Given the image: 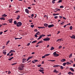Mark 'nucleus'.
I'll list each match as a JSON object with an SVG mask.
<instances>
[{
  "label": "nucleus",
  "instance_id": "1",
  "mask_svg": "<svg viewBox=\"0 0 75 75\" xmlns=\"http://www.w3.org/2000/svg\"><path fill=\"white\" fill-rule=\"evenodd\" d=\"M24 67V64H23L19 65V67L18 68V69L20 70H22L23 69V68Z\"/></svg>",
  "mask_w": 75,
  "mask_h": 75
},
{
  "label": "nucleus",
  "instance_id": "2",
  "mask_svg": "<svg viewBox=\"0 0 75 75\" xmlns=\"http://www.w3.org/2000/svg\"><path fill=\"white\" fill-rule=\"evenodd\" d=\"M16 24V26H17V27H19L22 25V23L21 22H17V23Z\"/></svg>",
  "mask_w": 75,
  "mask_h": 75
},
{
  "label": "nucleus",
  "instance_id": "3",
  "mask_svg": "<svg viewBox=\"0 0 75 75\" xmlns=\"http://www.w3.org/2000/svg\"><path fill=\"white\" fill-rule=\"evenodd\" d=\"M50 40V38H45L43 39V40L45 41H47Z\"/></svg>",
  "mask_w": 75,
  "mask_h": 75
},
{
  "label": "nucleus",
  "instance_id": "4",
  "mask_svg": "<svg viewBox=\"0 0 75 75\" xmlns=\"http://www.w3.org/2000/svg\"><path fill=\"white\" fill-rule=\"evenodd\" d=\"M53 55H54V57H57V56H59V54H57V53H56V52H54L53 53Z\"/></svg>",
  "mask_w": 75,
  "mask_h": 75
},
{
  "label": "nucleus",
  "instance_id": "5",
  "mask_svg": "<svg viewBox=\"0 0 75 75\" xmlns=\"http://www.w3.org/2000/svg\"><path fill=\"white\" fill-rule=\"evenodd\" d=\"M54 26V25L53 24H52V25H48V28H50V27H53Z\"/></svg>",
  "mask_w": 75,
  "mask_h": 75
},
{
  "label": "nucleus",
  "instance_id": "6",
  "mask_svg": "<svg viewBox=\"0 0 75 75\" xmlns=\"http://www.w3.org/2000/svg\"><path fill=\"white\" fill-rule=\"evenodd\" d=\"M25 10L26 13H28V14H29V11L28 9H26Z\"/></svg>",
  "mask_w": 75,
  "mask_h": 75
},
{
  "label": "nucleus",
  "instance_id": "7",
  "mask_svg": "<svg viewBox=\"0 0 75 75\" xmlns=\"http://www.w3.org/2000/svg\"><path fill=\"white\" fill-rule=\"evenodd\" d=\"M70 38H71L75 39V35H72V36H70Z\"/></svg>",
  "mask_w": 75,
  "mask_h": 75
},
{
  "label": "nucleus",
  "instance_id": "8",
  "mask_svg": "<svg viewBox=\"0 0 75 75\" xmlns=\"http://www.w3.org/2000/svg\"><path fill=\"white\" fill-rule=\"evenodd\" d=\"M60 67L61 66L59 65H54L53 66V67Z\"/></svg>",
  "mask_w": 75,
  "mask_h": 75
},
{
  "label": "nucleus",
  "instance_id": "9",
  "mask_svg": "<svg viewBox=\"0 0 75 75\" xmlns=\"http://www.w3.org/2000/svg\"><path fill=\"white\" fill-rule=\"evenodd\" d=\"M53 72L57 74V73L59 72L58 71H57V70L55 69V70H53Z\"/></svg>",
  "mask_w": 75,
  "mask_h": 75
},
{
  "label": "nucleus",
  "instance_id": "10",
  "mask_svg": "<svg viewBox=\"0 0 75 75\" xmlns=\"http://www.w3.org/2000/svg\"><path fill=\"white\" fill-rule=\"evenodd\" d=\"M13 20V19H10L9 20H8V21H9V23H12V21Z\"/></svg>",
  "mask_w": 75,
  "mask_h": 75
},
{
  "label": "nucleus",
  "instance_id": "11",
  "mask_svg": "<svg viewBox=\"0 0 75 75\" xmlns=\"http://www.w3.org/2000/svg\"><path fill=\"white\" fill-rule=\"evenodd\" d=\"M25 61H26V59L24 58L22 59V63H24V62H25Z\"/></svg>",
  "mask_w": 75,
  "mask_h": 75
},
{
  "label": "nucleus",
  "instance_id": "12",
  "mask_svg": "<svg viewBox=\"0 0 75 75\" xmlns=\"http://www.w3.org/2000/svg\"><path fill=\"white\" fill-rule=\"evenodd\" d=\"M66 61V59H63L61 60H60V61L62 62H64Z\"/></svg>",
  "mask_w": 75,
  "mask_h": 75
},
{
  "label": "nucleus",
  "instance_id": "13",
  "mask_svg": "<svg viewBox=\"0 0 75 75\" xmlns=\"http://www.w3.org/2000/svg\"><path fill=\"white\" fill-rule=\"evenodd\" d=\"M23 38L21 37V38H14V39L15 40H16L17 39H20L21 40V39H22V38Z\"/></svg>",
  "mask_w": 75,
  "mask_h": 75
},
{
  "label": "nucleus",
  "instance_id": "14",
  "mask_svg": "<svg viewBox=\"0 0 75 75\" xmlns=\"http://www.w3.org/2000/svg\"><path fill=\"white\" fill-rule=\"evenodd\" d=\"M44 26H45V27L47 28V26H48V24H47V23H45V24H44Z\"/></svg>",
  "mask_w": 75,
  "mask_h": 75
},
{
  "label": "nucleus",
  "instance_id": "15",
  "mask_svg": "<svg viewBox=\"0 0 75 75\" xmlns=\"http://www.w3.org/2000/svg\"><path fill=\"white\" fill-rule=\"evenodd\" d=\"M40 32H38L36 33V35H40Z\"/></svg>",
  "mask_w": 75,
  "mask_h": 75
},
{
  "label": "nucleus",
  "instance_id": "16",
  "mask_svg": "<svg viewBox=\"0 0 75 75\" xmlns=\"http://www.w3.org/2000/svg\"><path fill=\"white\" fill-rule=\"evenodd\" d=\"M2 16L3 17H6L7 16V15H5V14H4L3 15H2Z\"/></svg>",
  "mask_w": 75,
  "mask_h": 75
},
{
  "label": "nucleus",
  "instance_id": "17",
  "mask_svg": "<svg viewBox=\"0 0 75 75\" xmlns=\"http://www.w3.org/2000/svg\"><path fill=\"white\" fill-rule=\"evenodd\" d=\"M50 55V54H45V55H44V56L47 57V56H48Z\"/></svg>",
  "mask_w": 75,
  "mask_h": 75
},
{
  "label": "nucleus",
  "instance_id": "18",
  "mask_svg": "<svg viewBox=\"0 0 75 75\" xmlns=\"http://www.w3.org/2000/svg\"><path fill=\"white\" fill-rule=\"evenodd\" d=\"M10 52H12V53H15L16 52V51L14 50H10Z\"/></svg>",
  "mask_w": 75,
  "mask_h": 75
},
{
  "label": "nucleus",
  "instance_id": "19",
  "mask_svg": "<svg viewBox=\"0 0 75 75\" xmlns=\"http://www.w3.org/2000/svg\"><path fill=\"white\" fill-rule=\"evenodd\" d=\"M70 70L71 71H74V69H72V68H70Z\"/></svg>",
  "mask_w": 75,
  "mask_h": 75
},
{
  "label": "nucleus",
  "instance_id": "20",
  "mask_svg": "<svg viewBox=\"0 0 75 75\" xmlns=\"http://www.w3.org/2000/svg\"><path fill=\"white\" fill-rule=\"evenodd\" d=\"M44 70H41V69H39V71L40 72H43V71H44Z\"/></svg>",
  "mask_w": 75,
  "mask_h": 75
},
{
  "label": "nucleus",
  "instance_id": "21",
  "mask_svg": "<svg viewBox=\"0 0 75 75\" xmlns=\"http://www.w3.org/2000/svg\"><path fill=\"white\" fill-rule=\"evenodd\" d=\"M45 36V35H43V34L40 35V37H44Z\"/></svg>",
  "mask_w": 75,
  "mask_h": 75
},
{
  "label": "nucleus",
  "instance_id": "22",
  "mask_svg": "<svg viewBox=\"0 0 75 75\" xmlns=\"http://www.w3.org/2000/svg\"><path fill=\"white\" fill-rule=\"evenodd\" d=\"M17 17H17V18H16V19H17V20H19L20 18L19 17H20V16L18 15L17 16Z\"/></svg>",
  "mask_w": 75,
  "mask_h": 75
},
{
  "label": "nucleus",
  "instance_id": "23",
  "mask_svg": "<svg viewBox=\"0 0 75 75\" xmlns=\"http://www.w3.org/2000/svg\"><path fill=\"white\" fill-rule=\"evenodd\" d=\"M54 49V48L53 47H52L51 48H50V50H53Z\"/></svg>",
  "mask_w": 75,
  "mask_h": 75
},
{
  "label": "nucleus",
  "instance_id": "24",
  "mask_svg": "<svg viewBox=\"0 0 75 75\" xmlns=\"http://www.w3.org/2000/svg\"><path fill=\"white\" fill-rule=\"evenodd\" d=\"M42 36H39V38H38L37 39V40H38L41 39L42 38Z\"/></svg>",
  "mask_w": 75,
  "mask_h": 75
},
{
  "label": "nucleus",
  "instance_id": "25",
  "mask_svg": "<svg viewBox=\"0 0 75 75\" xmlns=\"http://www.w3.org/2000/svg\"><path fill=\"white\" fill-rule=\"evenodd\" d=\"M0 19L1 20H5V19L3 18H0Z\"/></svg>",
  "mask_w": 75,
  "mask_h": 75
},
{
  "label": "nucleus",
  "instance_id": "26",
  "mask_svg": "<svg viewBox=\"0 0 75 75\" xmlns=\"http://www.w3.org/2000/svg\"><path fill=\"white\" fill-rule=\"evenodd\" d=\"M72 57V54H70V55L69 56V58H70Z\"/></svg>",
  "mask_w": 75,
  "mask_h": 75
},
{
  "label": "nucleus",
  "instance_id": "27",
  "mask_svg": "<svg viewBox=\"0 0 75 75\" xmlns=\"http://www.w3.org/2000/svg\"><path fill=\"white\" fill-rule=\"evenodd\" d=\"M59 15V13H57V14L54 13L53 14V16H57Z\"/></svg>",
  "mask_w": 75,
  "mask_h": 75
},
{
  "label": "nucleus",
  "instance_id": "28",
  "mask_svg": "<svg viewBox=\"0 0 75 75\" xmlns=\"http://www.w3.org/2000/svg\"><path fill=\"white\" fill-rule=\"evenodd\" d=\"M62 0H59V1L57 2V3H62Z\"/></svg>",
  "mask_w": 75,
  "mask_h": 75
},
{
  "label": "nucleus",
  "instance_id": "29",
  "mask_svg": "<svg viewBox=\"0 0 75 75\" xmlns=\"http://www.w3.org/2000/svg\"><path fill=\"white\" fill-rule=\"evenodd\" d=\"M37 42V41H36V40H35L34 41H33V42H31V43H35L36 42Z\"/></svg>",
  "mask_w": 75,
  "mask_h": 75
},
{
  "label": "nucleus",
  "instance_id": "30",
  "mask_svg": "<svg viewBox=\"0 0 75 75\" xmlns=\"http://www.w3.org/2000/svg\"><path fill=\"white\" fill-rule=\"evenodd\" d=\"M14 24L16 25V24H17V22L16 21H14Z\"/></svg>",
  "mask_w": 75,
  "mask_h": 75
},
{
  "label": "nucleus",
  "instance_id": "31",
  "mask_svg": "<svg viewBox=\"0 0 75 75\" xmlns=\"http://www.w3.org/2000/svg\"><path fill=\"white\" fill-rule=\"evenodd\" d=\"M3 53H4V55H6V52L4 51V52H3Z\"/></svg>",
  "mask_w": 75,
  "mask_h": 75
},
{
  "label": "nucleus",
  "instance_id": "32",
  "mask_svg": "<svg viewBox=\"0 0 75 75\" xmlns=\"http://www.w3.org/2000/svg\"><path fill=\"white\" fill-rule=\"evenodd\" d=\"M17 64V63H13V64H11V65H16V64Z\"/></svg>",
  "mask_w": 75,
  "mask_h": 75
},
{
  "label": "nucleus",
  "instance_id": "33",
  "mask_svg": "<svg viewBox=\"0 0 75 75\" xmlns=\"http://www.w3.org/2000/svg\"><path fill=\"white\" fill-rule=\"evenodd\" d=\"M61 40H62L61 39H58V40H57V42H58L59 41H61Z\"/></svg>",
  "mask_w": 75,
  "mask_h": 75
},
{
  "label": "nucleus",
  "instance_id": "34",
  "mask_svg": "<svg viewBox=\"0 0 75 75\" xmlns=\"http://www.w3.org/2000/svg\"><path fill=\"white\" fill-rule=\"evenodd\" d=\"M42 42H43L42 40H41V41H39L38 42V43H42Z\"/></svg>",
  "mask_w": 75,
  "mask_h": 75
},
{
  "label": "nucleus",
  "instance_id": "35",
  "mask_svg": "<svg viewBox=\"0 0 75 75\" xmlns=\"http://www.w3.org/2000/svg\"><path fill=\"white\" fill-rule=\"evenodd\" d=\"M55 61V60H48V61H51V62H54V61Z\"/></svg>",
  "mask_w": 75,
  "mask_h": 75
},
{
  "label": "nucleus",
  "instance_id": "36",
  "mask_svg": "<svg viewBox=\"0 0 75 75\" xmlns=\"http://www.w3.org/2000/svg\"><path fill=\"white\" fill-rule=\"evenodd\" d=\"M69 29L70 30H72V26H70V27H69Z\"/></svg>",
  "mask_w": 75,
  "mask_h": 75
},
{
  "label": "nucleus",
  "instance_id": "37",
  "mask_svg": "<svg viewBox=\"0 0 75 75\" xmlns=\"http://www.w3.org/2000/svg\"><path fill=\"white\" fill-rule=\"evenodd\" d=\"M67 63V65H69V64H71V63L69 62H67V63Z\"/></svg>",
  "mask_w": 75,
  "mask_h": 75
},
{
  "label": "nucleus",
  "instance_id": "38",
  "mask_svg": "<svg viewBox=\"0 0 75 75\" xmlns=\"http://www.w3.org/2000/svg\"><path fill=\"white\" fill-rule=\"evenodd\" d=\"M34 26H35V25H30V27H31L32 28H33Z\"/></svg>",
  "mask_w": 75,
  "mask_h": 75
},
{
  "label": "nucleus",
  "instance_id": "39",
  "mask_svg": "<svg viewBox=\"0 0 75 75\" xmlns=\"http://www.w3.org/2000/svg\"><path fill=\"white\" fill-rule=\"evenodd\" d=\"M67 64V63H63V64H62V65H63V66H64L65 65H66V64Z\"/></svg>",
  "mask_w": 75,
  "mask_h": 75
},
{
  "label": "nucleus",
  "instance_id": "40",
  "mask_svg": "<svg viewBox=\"0 0 75 75\" xmlns=\"http://www.w3.org/2000/svg\"><path fill=\"white\" fill-rule=\"evenodd\" d=\"M72 73H71V72H69V73H68V74H69L70 75L71 74H72Z\"/></svg>",
  "mask_w": 75,
  "mask_h": 75
},
{
  "label": "nucleus",
  "instance_id": "41",
  "mask_svg": "<svg viewBox=\"0 0 75 75\" xmlns=\"http://www.w3.org/2000/svg\"><path fill=\"white\" fill-rule=\"evenodd\" d=\"M30 43H28V44H27V45H26L27 46H30Z\"/></svg>",
  "mask_w": 75,
  "mask_h": 75
},
{
  "label": "nucleus",
  "instance_id": "42",
  "mask_svg": "<svg viewBox=\"0 0 75 75\" xmlns=\"http://www.w3.org/2000/svg\"><path fill=\"white\" fill-rule=\"evenodd\" d=\"M41 64H39V65H38V67H41Z\"/></svg>",
  "mask_w": 75,
  "mask_h": 75
},
{
  "label": "nucleus",
  "instance_id": "43",
  "mask_svg": "<svg viewBox=\"0 0 75 75\" xmlns=\"http://www.w3.org/2000/svg\"><path fill=\"white\" fill-rule=\"evenodd\" d=\"M60 69H64V67H62V66H61L60 67Z\"/></svg>",
  "mask_w": 75,
  "mask_h": 75
},
{
  "label": "nucleus",
  "instance_id": "44",
  "mask_svg": "<svg viewBox=\"0 0 75 75\" xmlns=\"http://www.w3.org/2000/svg\"><path fill=\"white\" fill-rule=\"evenodd\" d=\"M64 22H62V23H60V24H61V25H62V24H64Z\"/></svg>",
  "mask_w": 75,
  "mask_h": 75
},
{
  "label": "nucleus",
  "instance_id": "45",
  "mask_svg": "<svg viewBox=\"0 0 75 75\" xmlns=\"http://www.w3.org/2000/svg\"><path fill=\"white\" fill-rule=\"evenodd\" d=\"M13 55V53H11L10 54V55H9V57L12 56Z\"/></svg>",
  "mask_w": 75,
  "mask_h": 75
},
{
  "label": "nucleus",
  "instance_id": "46",
  "mask_svg": "<svg viewBox=\"0 0 75 75\" xmlns=\"http://www.w3.org/2000/svg\"><path fill=\"white\" fill-rule=\"evenodd\" d=\"M54 18H55V19H56L58 18V17L57 16H55L54 17Z\"/></svg>",
  "mask_w": 75,
  "mask_h": 75
},
{
  "label": "nucleus",
  "instance_id": "47",
  "mask_svg": "<svg viewBox=\"0 0 75 75\" xmlns=\"http://www.w3.org/2000/svg\"><path fill=\"white\" fill-rule=\"evenodd\" d=\"M34 36L36 38H37L38 37V35L36 34L35 35H34Z\"/></svg>",
  "mask_w": 75,
  "mask_h": 75
},
{
  "label": "nucleus",
  "instance_id": "48",
  "mask_svg": "<svg viewBox=\"0 0 75 75\" xmlns=\"http://www.w3.org/2000/svg\"><path fill=\"white\" fill-rule=\"evenodd\" d=\"M19 11H15V13H19Z\"/></svg>",
  "mask_w": 75,
  "mask_h": 75
},
{
  "label": "nucleus",
  "instance_id": "49",
  "mask_svg": "<svg viewBox=\"0 0 75 75\" xmlns=\"http://www.w3.org/2000/svg\"><path fill=\"white\" fill-rule=\"evenodd\" d=\"M34 61V62H36L38 61V60L36 59H35V60H34V61Z\"/></svg>",
  "mask_w": 75,
  "mask_h": 75
},
{
  "label": "nucleus",
  "instance_id": "50",
  "mask_svg": "<svg viewBox=\"0 0 75 75\" xmlns=\"http://www.w3.org/2000/svg\"><path fill=\"white\" fill-rule=\"evenodd\" d=\"M33 57V56H31V57H29L28 58L31 59V58H32Z\"/></svg>",
  "mask_w": 75,
  "mask_h": 75
},
{
  "label": "nucleus",
  "instance_id": "51",
  "mask_svg": "<svg viewBox=\"0 0 75 75\" xmlns=\"http://www.w3.org/2000/svg\"><path fill=\"white\" fill-rule=\"evenodd\" d=\"M38 30H37V29L34 30V32H38Z\"/></svg>",
  "mask_w": 75,
  "mask_h": 75
},
{
  "label": "nucleus",
  "instance_id": "52",
  "mask_svg": "<svg viewBox=\"0 0 75 75\" xmlns=\"http://www.w3.org/2000/svg\"><path fill=\"white\" fill-rule=\"evenodd\" d=\"M60 8H64V6H60L59 7Z\"/></svg>",
  "mask_w": 75,
  "mask_h": 75
},
{
  "label": "nucleus",
  "instance_id": "53",
  "mask_svg": "<svg viewBox=\"0 0 75 75\" xmlns=\"http://www.w3.org/2000/svg\"><path fill=\"white\" fill-rule=\"evenodd\" d=\"M59 17L60 18H62V16H59Z\"/></svg>",
  "mask_w": 75,
  "mask_h": 75
},
{
  "label": "nucleus",
  "instance_id": "54",
  "mask_svg": "<svg viewBox=\"0 0 75 75\" xmlns=\"http://www.w3.org/2000/svg\"><path fill=\"white\" fill-rule=\"evenodd\" d=\"M3 32H0V35H2V34Z\"/></svg>",
  "mask_w": 75,
  "mask_h": 75
},
{
  "label": "nucleus",
  "instance_id": "55",
  "mask_svg": "<svg viewBox=\"0 0 75 75\" xmlns=\"http://www.w3.org/2000/svg\"><path fill=\"white\" fill-rule=\"evenodd\" d=\"M62 46H59V49H61V48H62Z\"/></svg>",
  "mask_w": 75,
  "mask_h": 75
},
{
  "label": "nucleus",
  "instance_id": "56",
  "mask_svg": "<svg viewBox=\"0 0 75 75\" xmlns=\"http://www.w3.org/2000/svg\"><path fill=\"white\" fill-rule=\"evenodd\" d=\"M45 57H46V56H42V58H45Z\"/></svg>",
  "mask_w": 75,
  "mask_h": 75
},
{
  "label": "nucleus",
  "instance_id": "57",
  "mask_svg": "<svg viewBox=\"0 0 75 75\" xmlns=\"http://www.w3.org/2000/svg\"><path fill=\"white\" fill-rule=\"evenodd\" d=\"M28 9H30L31 8V7H28Z\"/></svg>",
  "mask_w": 75,
  "mask_h": 75
},
{
  "label": "nucleus",
  "instance_id": "58",
  "mask_svg": "<svg viewBox=\"0 0 75 75\" xmlns=\"http://www.w3.org/2000/svg\"><path fill=\"white\" fill-rule=\"evenodd\" d=\"M31 58H28V59H27V60H26V61H28Z\"/></svg>",
  "mask_w": 75,
  "mask_h": 75
},
{
  "label": "nucleus",
  "instance_id": "59",
  "mask_svg": "<svg viewBox=\"0 0 75 75\" xmlns=\"http://www.w3.org/2000/svg\"><path fill=\"white\" fill-rule=\"evenodd\" d=\"M41 63L42 64H43L44 63V61H42V62H41Z\"/></svg>",
  "mask_w": 75,
  "mask_h": 75
},
{
  "label": "nucleus",
  "instance_id": "60",
  "mask_svg": "<svg viewBox=\"0 0 75 75\" xmlns=\"http://www.w3.org/2000/svg\"><path fill=\"white\" fill-rule=\"evenodd\" d=\"M47 36L48 37L51 36V35L50 34V35H47Z\"/></svg>",
  "mask_w": 75,
  "mask_h": 75
},
{
  "label": "nucleus",
  "instance_id": "61",
  "mask_svg": "<svg viewBox=\"0 0 75 75\" xmlns=\"http://www.w3.org/2000/svg\"><path fill=\"white\" fill-rule=\"evenodd\" d=\"M33 16H34L33 14H31V17H33Z\"/></svg>",
  "mask_w": 75,
  "mask_h": 75
},
{
  "label": "nucleus",
  "instance_id": "62",
  "mask_svg": "<svg viewBox=\"0 0 75 75\" xmlns=\"http://www.w3.org/2000/svg\"><path fill=\"white\" fill-rule=\"evenodd\" d=\"M38 28H39V29L42 28L41 27H38Z\"/></svg>",
  "mask_w": 75,
  "mask_h": 75
},
{
  "label": "nucleus",
  "instance_id": "63",
  "mask_svg": "<svg viewBox=\"0 0 75 75\" xmlns=\"http://www.w3.org/2000/svg\"><path fill=\"white\" fill-rule=\"evenodd\" d=\"M7 25V23H4V25Z\"/></svg>",
  "mask_w": 75,
  "mask_h": 75
},
{
  "label": "nucleus",
  "instance_id": "64",
  "mask_svg": "<svg viewBox=\"0 0 75 75\" xmlns=\"http://www.w3.org/2000/svg\"><path fill=\"white\" fill-rule=\"evenodd\" d=\"M73 67H75V64H74L73 65Z\"/></svg>",
  "mask_w": 75,
  "mask_h": 75
}]
</instances>
